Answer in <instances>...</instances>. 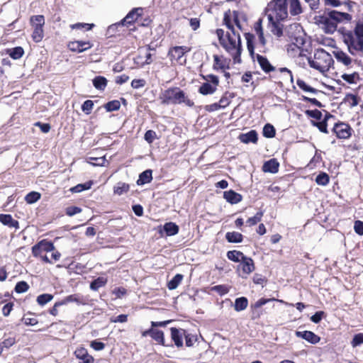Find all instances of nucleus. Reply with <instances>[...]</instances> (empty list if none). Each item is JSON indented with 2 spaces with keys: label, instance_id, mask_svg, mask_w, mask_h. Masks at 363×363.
<instances>
[{
  "label": "nucleus",
  "instance_id": "603ef678",
  "mask_svg": "<svg viewBox=\"0 0 363 363\" xmlns=\"http://www.w3.org/2000/svg\"><path fill=\"white\" fill-rule=\"evenodd\" d=\"M29 289V286L27 282L24 281H19L16 284L15 286V291L16 293L21 294L27 291Z\"/></svg>",
  "mask_w": 363,
  "mask_h": 363
},
{
  "label": "nucleus",
  "instance_id": "aec40b11",
  "mask_svg": "<svg viewBox=\"0 0 363 363\" xmlns=\"http://www.w3.org/2000/svg\"><path fill=\"white\" fill-rule=\"evenodd\" d=\"M279 163L276 159H270L265 162L262 166V170L264 172L277 173L279 171Z\"/></svg>",
  "mask_w": 363,
  "mask_h": 363
},
{
  "label": "nucleus",
  "instance_id": "9b49d317",
  "mask_svg": "<svg viewBox=\"0 0 363 363\" xmlns=\"http://www.w3.org/2000/svg\"><path fill=\"white\" fill-rule=\"evenodd\" d=\"M92 45L89 41L78 40L69 44L70 50L77 52H82L91 48Z\"/></svg>",
  "mask_w": 363,
  "mask_h": 363
},
{
  "label": "nucleus",
  "instance_id": "423d86ee",
  "mask_svg": "<svg viewBox=\"0 0 363 363\" xmlns=\"http://www.w3.org/2000/svg\"><path fill=\"white\" fill-rule=\"evenodd\" d=\"M55 250V246L50 241L43 240L32 247V253L34 257H39L44 255V252H49Z\"/></svg>",
  "mask_w": 363,
  "mask_h": 363
},
{
  "label": "nucleus",
  "instance_id": "f257e3e1",
  "mask_svg": "<svg viewBox=\"0 0 363 363\" xmlns=\"http://www.w3.org/2000/svg\"><path fill=\"white\" fill-rule=\"evenodd\" d=\"M339 32L341 33L350 54L355 55L356 52L363 50V17L356 21L353 31L341 28Z\"/></svg>",
  "mask_w": 363,
  "mask_h": 363
},
{
  "label": "nucleus",
  "instance_id": "ddd939ff",
  "mask_svg": "<svg viewBox=\"0 0 363 363\" xmlns=\"http://www.w3.org/2000/svg\"><path fill=\"white\" fill-rule=\"evenodd\" d=\"M143 9L141 8L133 9L121 21L122 26L129 25L135 22L141 15Z\"/></svg>",
  "mask_w": 363,
  "mask_h": 363
},
{
  "label": "nucleus",
  "instance_id": "37998d69",
  "mask_svg": "<svg viewBox=\"0 0 363 363\" xmlns=\"http://www.w3.org/2000/svg\"><path fill=\"white\" fill-rule=\"evenodd\" d=\"M276 133V130L274 127L269 124L267 123L263 128V135L268 138H272L274 137Z\"/></svg>",
  "mask_w": 363,
  "mask_h": 363
},
{
  "label": "nucleus",
  "instance_id": "f8f14e48",
  "mask_svg": "<svg viewBox=\"0 0 363 363\" xmlns=\"http://www.w3.org/2000/svg\"><path fill=\"white\" fill-rule=\"evenodd\" d=\"M296 335L298 337H301L311 344H316L320 340V337L315 335L312 331H296Z\"/></svg>",
  "mask_w": 363,
  "mask_h": 363
},
{
  "label": "nucleus",
  "instance_id": "e2e57ef3",
  "mask_svg": "<svg viewBox=\"0 0 363 363\" xmlns=\"http://www.w3.org/2000/svg\"><path fill=\"white\" fill-rule=\"evenodd\" d=\"M213 291L218 292L220 295H225L228 293L229 289L225 285H217L212 288Z\"/></svg>",
  "mask_w": 363,
  "mask_h": 363
},
{
  "label": "nucleus",
  "instance_id": "393cba45",
  "mask_svg": "<svg viewBox=\"0 0 363 363\" xmlns=\"http://www.w3.org/2000/svg\"><path fill=\"white\" fill-rule=\"evenodd\" d=\"M248 306V300L246 297L242 296L235 300L234 309L237 312L244 311Z\"/></svg>",
  "mask_w": 363,
  "mask_h": 363
},
{
  "label": "nucleus",
  "instance_id": "8fccbe9b",
  "mask_svg": "<svg viewBox=\"0 0 363 363\" xmlns=\"http://www.w3.org/2000/svg\"><path fill=\"white\" fill-rule=\"evenodd\" d=\"M272 301H280V302H283V301H281V300H277L275 298H262L259 299L258 301H257L253 305H252L251 307L253 309H257V308H260L261 306L265 305L266 303H267L268 302Z\"/></svg>",
  "mask_w": 363,
  "mask_h": 363
},
{
  "label": "nucleus",
  "instance_id": "4be33fe9",
  "mask_svg": "<svg viewBox=\"0 0 363 363\" xmlns=\"http://www.w3.org/2000/svg\"><path fill=\"white\" fill-rule=\"evenodd\" d=\"M334 55L338 62H342L343 65L348 66L352 62V59L345 52L341 50L334 51Z\"/></svg>",
  "mask_w": 363,
  "mask_h": 363
},
{
  "label": "nucleus",
  "instance_id": "79ce46f5",
  "mask_svg": "<svg viewBox=\"0 0 363 363\" xmlns=\"http://www.w3.org/2000/svg\"><path fill=\"white\" fill-rule=\"evenodd\" d=\"M330 177L325 172H320L315 178V182L318 185L325 186L329 183Z\"/></svg>",
  "mask_w": 363,
  "mask_h": 363
},
{
  "label": "nucleus",
  "instance_id": "69168bd1",
  "mask_svg": "<svg viewBox=\"0 0 363 363\" xmlns=\"http://www.w3.org/2000/svg\"><path fill=\"white\" fill-rule=\"evenodd\" d=\"M363 343V333H358L355 335L352 341L353 347H357Z\"/></svg>",
  "mask_w": 363,
  "mask_h": 363
},
{
  "label": "nucleus",
  "instance_id": "7ed1b4c3",
  "mask_svg": "<svg viewBox=\"0 0 363 363\" xmlns=\"http://www.w3.org/2000/svg\"><path fill=\"white\" fill-rule=\"evenodd\" d=\"M221 45L232 55L235 62H240L242 45L240 35L238 30L227 32L226 38Z\"/></svg>",
  "mask_w": 363,
  "mask_h": 363
},
{
  "label": "nucleus",
  "instance_id": "bf43d9fd",
  "mask_svg": "<svg viewBox=\"0 0 363 363\" xmlns=\"http://www.w3.org/2000/svg\"><path fill=\"white\" fill-rule=\"evenodd\" d=\"M312 124L314 126L318 127V128L319 129V130L320 132L324 133H328V130H327V122L325 121V120H323L320 122L312 121Z\"/></svg>",
  "mask_w": 363,
  "mask_h": 363
},
{
  "label": "nucleus",
  "instance_id": "c85d7f7f",
  "mask_svg": "<svg viewBox=\"0 0 363 363\" xmlns=\"http://www.w3.org/2000/svg\"><path fill=\"white\" fill-rule=\"evenodd\" d=\"M151 337L157 342L159 344L162 345L163 346H171L172 345H166L164 342V333L161 330L153 329L151 335Z\"/></svg>",
  "mask_w": 363,
  "mask_h": 363
},
{
  "label": "nucleus",
  "instance_id": "72a5a7b5",
  "mask_svg": "<svg viewBox=\"0 0 363 363\" xmlns=\"http://www.w3.org/2000/svg\"><path fill=\"white\" fill-rule=\"evenodd\" d=\"M245 39L247 40V50L250 52V55L252 56V57L254 58V55H255V51H254V43H253V41H254V38H255V36L253 34H251L250 33H247L245 34Z\"/></svg>",
  "mask_w": 363,
  "mask_h": 363
},
{
  "label": "nucleus",
  "instance_id": "9d476101",
  "mask_svg": "<svg viewBox=\"0 0 363 363\" xmlns=\"http://www.w3.org/2000/svg\"><path fill=\"white\" fill-rule=\"evenodd\" d=\"M318 21L327 33H333L337 29V23L328 18L325 13L319 16Z\"/></svg>",
  "mask_w": 363,
  "mask_h": 363
},
{
  "label": "nucleus",
  "instance_id": "b1692460",
  "mask_svg": "<svg viewBox=\"0 0 363 363\" xmlns=\"http://www.w3.org/2000/svg\"><path fill=\"white\" fill-rule=\"evenodd\" d=\"M163 230L167 236H172L178 233L179 226L174 223L169 222L164 225Z\"/></svg>",
  "mask_w": 363,
  "mask_h": 363
},
{
  "label": "nucleus",
  "instance_id": "2f4dec72",
  "mask_svg": "<svg viewBox=\"0 0 363 363\" xmlns=\"http://www.w3.org/2000/svg\"><path fill=\"white\" fill-rule=\"evenodd\" d=\"M106 282V278L104 277H99L91 282L90 289L93 291H97L99 288L105 286Z\"/></svg>",
  "mask_w": 363,
  "mask_h": 363
},
{
  "label": "nucleus",
  "instance_id": "bb28decb",
  "mask_svg": "<svg viewBox=\"0 0 363 363\" xmlns=\"http://www.w3.org/2000/svg\"><path fill=\"white\" fill-rule=\"evenodd\" d=\"M242 235L238 232H228L225 234V239L229 242L239 243L242 241Z\"/></svg>",
  "mask_w": 363,
  "mask_h": 363
},
{
  "label": "nucleus",
  "instance_id": "58836bf2",
  "mask_svg": "<svg viewBox=\"0 0 363 363\" xmlns=\"http://www.w3.org/2000/svg\"><path fill=\"white\" fill-rule=\"evenodd\" d=\"M129 184L123 182H118L114 187V194L121 196L123 194L128 192L129 191Z\"/></svg>",
  "mask_w": 363,
  "mask_h": 363
},
{
  "label": "nucleus",
  "instance_id": "a211bd4d",
  "mask_svg": "<svg viewBox=\"0 0 363 363\" xmlns=\"http://www.w3.org/2000/svg\"><path fill=\"white\" fill-rule=\"evenodd\" d=\"M255 57L262 69L264 72L269 73L275 69V67L270 64L266 57H264L259 54H257Z\"/></svg>",
  "mask_w": 363,
  "mask_h": 363
},
{
  "label": "nucleus",
  "instance_id": "680f3d73",
  "mask_svg": "<svg viewBox=\"0 0 363 363\" xmlns=\"http://www.w3.org/2000/svg\"><path fill=\"white\" fill-rule=\"evenodd\" d=\"M82 211V209L77 206H69L66 208V214L69 216H73Z\"/></svg>",
  "mask_w": 363,
  "mask_h": 363
},
{
  "label": "nucleus",
  "instance_id": "ea45409f",
  "mask_svg": "<svg viewBox=\"0 0 363 363\" xmlns=\"http://www.w3.org/2000/svg\"><path fill=\"white\" fill-rule=\"evenodd\" d=\"M34 30L32 34V38L35 43H38L42 40L44 36L43 27L35 26L33 27Z\"/></svg>",
  "mask_w": 363,
  "mask_h": 363
},
{
  "label": "nucleus",
  "instance_id": "13d9d810",
  "mask_svg": "<svg viewBox=\"0 0 363 363\" xmlns=\"http://www.w3.org/2000/svg\"><path fill=\"white\" fill-rule=\"evenodd\" d=\"M223 23L226 26L228 30L227 32H232V30H236L234 26L233 25L231 22V18L230 16L225 13L223 18Z\"/></svg>",
  "mask_w": 363,
  "mask_h": 363
},
{
  "label": "nucleus",
  "instance_id": "dca6fc26",
  "mask_svg": "<svg viewBox=\"0 0 363 363\" xmlns=\"http://www.w3.org/2000/svg\"><path fill=\"white\" fill-rule=\"evenodd\" d=\"M240 266L242 268V273L245 275L250 274L255 268L253 259L247 256H245L240 262Z\"/></svg>",
  "mask_w": 363,
  "mask_h": 363
},
{
  "label": "nucleus",
  "instance_id": "a19ab883",
  "mask_svg": "<svg viewBox=\"0 0 363 363\" xmlns=\"http://www.w3.org/2000/svg\"><path fill=\"white\" fill-rule=\"evenodd\" d=\"M30 23L33 27H43L45 24V18L43 15H36L30 17Z\"/></svg>",
  "mask_w": 363,
  "mask_h": 363
},
{
  "label": "nucleus",
  "instance_id": "c9c22d12",
  "mask_svg": "<svg viewBox=\"0 0 363 363\" xmlns=\"http://www.w3.org/2000/svg\"><path fill=\"white\" fill-rule=\"evenodd\" d=\"M296 84L297 86L301 89H302L303 91H306V92H311V93H313V94H317L318 92H320L319 90L313 88V87H311V86L308 85L302 79H298L296 81Z\"/></svg>",
  "mask_w": 363,
  "mask_h": 363
},
{
  "label": "nucleus",
  "instance_id": "6e6552de",
  "mask_svg": "<svg viewBox=\"0 0 363 363\" xmlns=\"http://www.w3.org/2000/svg\"><path fill=\"white\" fill-rule=\"evenodd\" d=\"M191 50L190 48L186 46H175L169 50L168 55L169 56L172 60H174L180 64H183L186 62V59H184L182 62L183 56L186 52H188Z\"/></svg>",
  "mask_w": 363,
  "mask_h": 363
},
{
  "label": "nucleus",
  "instance_id": "4d7b16f0",
  "mask_svg": "<svg viewBox=\"0 0 363 363\" xmlns=\"http://www.w3.org/2000/svg\"><path fill=\"white\" fill-rule=\"evenodd\" d=\"M305 113L308 116L316 120H320L322 118V113L318 109L307 110Z\"/></svg>",
  "mask_w": 363,
  "mask_h": 363
},
{
  "label": "nucleus",
  "instance_id": "2eb2a0df",
  "mask_svg": "<svg viewBox=\"0 0 363 363\" xmlns=\"http://www.w3.org/2000/svg\"><path fill=\"white\" fill-rule=\"evenodd\" d=\"M74 354L76 357L82 360V363H93L94 357L88 353L86 349L84 347L78 348L75 350Z\"/></svg>",
  "mask_w": 363,
  "mask_h": 363
},
{
  "label": "nucleus",
  "instance_id": "f3484780",
  "mask_svg": "<svg viewBox=\"0 0 363 363\" xmlns=\"http://www.w3.org/2000/svg\"><path fill=\"white\" fill-rule=\"evenodd\" d=\"M223 198L230 204H236L242 199L241 194L233 190H228L223 192Z\"/></svg>",
  "mask_w": 363,
  "mask_h": 363
},
{
  "label": "nucleus",
  "instance_id": "6ab92c4d",
  "mask_svg": "<svg viewBox=\"0 0 363 363\" xmlns=\"http://www.w3.org/2000/svg\"><path fill=\"white\" fill-rule=\"evenodd\" d=\"M0 223L9 228H19V223L14 220L10 214H0Z\"/></svg>",
  "mask_w": 363,
  "mask_h": 363
},
{
  "label": "nucleus",
  "instance_id": "a878e982",
  "mask_svg": "<svg viewBox=\"0 0 363 363\" xmlns=\"http://www.w3.org/2000/svg\"><path fill=\"white\" fill-rule=\"evenodd\" d=\"M216 89L217 86L209 82H205L199 87V92L202 95H208L213 94Z\"/></svg>",
  "mask_w": 363,
  "mask_h": 363
},
{
  "label": "nucleus",
  "instance_id": "20e7f679",
  "mask_svg": "<svg viewBox=\"0 0 363 363\" xmlns=\"http://www.w3.org/2000/svg\"><path fill=\"white\" fill-rule=\"evenodd\" d=\"M288 0H272L266 7L264 12L269 21H283L288 17Z\"/></svg>",
  "mask_w": 363,
  "mask_h": 363
},
{
  "label": "nucleus",
  "instance_id": "6e6d98bb",
  "mask_svg": "<svg viewBox=\"0 0 363 363\" xmlns=\"http://www.w3.org/2000/svg\"><path fill=\"white\" fill-rule=\"evenodd\" d=\"M93 101L91 100H86L83 103L82 106V110L86 114H89L93 108Z\"/></svg>",
  "mask_w": 363,
  "mask_h": 363
},
{
  "label": "nucleus",
  "instance_id": "39448f33",
  "mask_svg": "<svg viewBox=\"0 0 363 363\" xmlns=\"http://www.w3.org/2000/svg\"><path fill=\"white\" fill-rule=\"evenodd\" d=\"M308 61L311 67L321 73L328 72L334 62L331 55L323 49L317 50L313 58H308Z\"/></svg>",
  "mask_w": 363,
  "mask_h": 363
},
{
  "label": "nucleus",
  "instance_id": "cd10ccee",
  "mask_svg": "<svg viewBox=\"0 0 363 363\" xmlns=\"http://www.w3.org/2000/svg\"><path fill=\"white\" fill-rule=\"evenodd\" d=\"M271 24V32L277 37H281L283 35V25L279 21L274 20L273 21H269Z\"/></svg>",
  "mask_w": 363,
  "mask_h": 363
},
{
  "label": "nucleus",
  "instance_id": "3c124183",
  "mask_svg": "<svg viewBox=\"0 0 363 363\" xmlns=\"http://www.w3.org/2000/svg\"><path fill=\"white\" fill-rule=\"evenodd\" d=\"M263 212L259 211L253 217L248 218L247 223L250 226L255 225L261 220Z\"/></svg>",
  "mask_w": 363,
  "mask_h": 363
},
{
  "label": "nucleus",
  "instance_id": "4c0bfd02",
  "mask_svg": "<svg viewBox=\"0 0 363 363\" xmlns=\"http://www.w3.org/2000/svg\"><path fill=\"white\" fill-rule=\"evenodd\" d=\"M62 302L64 305H65L68 303H70V302H76L78 304H83V305L85 304V301L83 300V298H82L77 294H72V295H69V296L65 297L62 301Z\"/></svg>",
  "mask_w": 363,
  "mask_h": 363
},
{
  "label": "nucleus",
  "instance_id": "1a4fd4ad",
  "mask_svg": "<svg viewBox=\"0 0 363 363\" xmlns=\"http://www.w3.org/2000/svg\"><path fill=\"white\" fill-rule=\"evenodd\" d=\"M333 130L338 138L347 139L351 136L352 130L348 124L338 123L334 125Z\"/></svg>",
  "mask_w": 363,
  "mask_h": 363
},
{
  "label": "nucleus",
  "instance_id": "0eeeda50",
  "mask_svg": "<svg viewBox=\"0 0 363 363\" xmlns=\"http://www.w3.org/2000/svg\"><path fill=\"white\" fill-rule=\"evenodd\" d=\"M328 18L335 23L342 22H350L352 20V16L347 13L340 12L335 10H328L324 13Z\"/></svg>",
  "mask_w": 363,
  "mask_h": 363
},
{
  "label": "nucleus",
  "instance_id": "09e8293b",
  "mask_svg": "<svg viewBox=\"0 0 363 363\" xmlns=\"http://www.w3.org/2000/svg\"><path fill=\"white\" fill-rule=\"evenodd\" d=\"M24 54V50L21 47H16L10 50L9 55L14 60L20 59Z\"/></svg>",
  "mask_w": 363,
  "mask_h": 363
},
{
  "label": "nucleus",
  "instance_id": "774afa93",
  "mask_svg": "<svg viewBox=\"0 0 363 363\" xmlns=\"http://www.w3.org/2000/svg\"><path fill=\"white\" fill-rule=\"evenodd\" d=\"M354 229L356 233L363 235V222L361 220H356L354 225Z\"/></svg>",
  "mask_w": 363,
  "mask_h": 363
},
{
  "label": "nucleus",
  "instance_id": "4468645a",
  "mask_svg": "<svg viewBox=\"0 0 363 363\" xmlns=\"http://www.w3.org/2000/svg\"><path fill=\"white\" fill-rule=\"evenodd\" d=\"M171 337L174 341L175 345L177 347H181L183 346V339L182 336L185 334V330L183 329H177L176 328H171Z\"/></svg>",
  "mask_w": 363,
  "mask_h": 363
},
{
  "label": "nucleus",
  "instance_id": "473e14b6",
  "mask_svg": "<svg viewBox=\"0 0 363 363\" xmlns=\"http://www.w3.org/2000/svg\"><path fill=\"white\" fill-rule=\"evenodd\" d=\"M183 275L177 274L167 284V287L169 290H174L178 287L179 284L183 279Z\"/></svg>",
  "mask_w": 363,
  "mask_h": 363
},
{
  "label": "nucleus",
  "instance_id": "0e129e2a",
  "mask_svg": "<svg viewBox=\"0 0 363 363\" xmlns=\"http://www.w3.org/2000/svg\"><path fill=\"white\" fill-rule=\"evenodd\" d=\"M186 345L187 347H191L194 345V342L197 340L196 336L191 334H184Z\"/></svg>",
  "mask_w": 363,
  "mask_h": 363
},
{
  "label": "nucleus",
  "instance_id": "de8ad7c7",
  "mask_svg": "<svg viewBox=\"0 0 363 363\" xmlns=\"http://www.w3.org/2000/svg\"><path fill=\"white\" fill-rule=\"evenodd\" d=\"M121 104L118 100H113L106 103L104 106L106 110L108 112L117 111L120 108Z\"/></svg>",
  "mask_w": 363,
  "mask_h": 363
},
{
  "label": "nucleus",
  "instance_id": "7c9ffc66",
  "mask_svg": "<svg viewBox=\"0 0 363 363\" xmlns=\"http://www.w3.org/2000/svg\"><path fill=\"white\" fill-rule=\"evenodd\" d=\"M93 85L99 90H104L107 85V79L104 77L97 76L93 79Z\"/></svg>",
  "mask_w": 363,
  "mask_h": 363
},
{
  "label": "nucleus",
  "instance_id": "5701e85b",
  "mask_svg": "<svg viewBox=\"0 0 363 363\" xmlns=\"http://www.w3.org/2000/svg\"><path fill=\"white\" fill-rule=\"evenodd\" d=\"M152 172L151 169H147V170L143 172L139 175V178L137 181V184L138 185H143V184L150 183L152 179Z\"/></svg>",
  "mask_w": 363,
  "mask_h": 363
},
{
  "label": "nucleus",
  "instance_id": "49530a36",
  "mask_svg": "<svg viewBox=\"0 0 363 363\" xmlns=\"http://www.w3.org/2000/svg\"><path fill=\"white\" fill-rule=\"evenodd\" d=\"M40 199V194L36 191H31L28 193L25 197V200L28 203H34Z\"/></svg>",
  "mask_w": 363,
  "mask_h": 363
},
{
  "label": "nucleus",
  "instance_id": "e433bc0d",
  "mask_svg": "<svg viewBox=\"0 0 363 363\" xmlns=\"http://www.w3.org/2000/svg\"><path fill=\"white\" fill-rule=\"evenodd\" d=\"M302 11L299 0H290V13L293 16L298 15Z\"/></svg>",
  "mask_w": 363,
  "mask_h": 363
},
{
  "label": "nucleus",
  "instance_id": "f704fd0d",
  "mask_svg": "<svg viewBox=\"0 0 363 363\" xmlns=\"http://www.w3.org/2000/svg\"><path fill=\"white\" fill-rule=\"evenodd\" d=\"M92 184H93L92 181H89L84 184H79L76 185L75 186L71 188L70 191L72 193H79L83 191L88 190V189H91Z\"/></svg>",
  "mask_w": 363,
  "mask_h": 363
},
{
  "label": "nucleus",
  "instance_id": "f03ea898",
  "mask_svg": "<svg viewBox=\"0 0 363 363\" xmlns=\"http://www.w3.org/2000/svg\"><path fill=\"white\" fill-rule=\"evenodd\" d=\"M160 99L164 105L185 104L192 107L194 103L187 98L184 91L179 87L169 88L162 91L160 95Z\"/></svg>",
  "mask_w": 363,
  "mask_h": 363
},
{
  "label": "nucleus",
  "instance_id": "5fc2aeb1",
  "mask_svg": "<svg viewBox=\"0 0 363 363\" xmlns=\"http://www.w3.org/2000/svg\"><path fill=\"white\" fill-rule=\"evenodd\" d=\"M213 60H214V65H213V69H224L225 68V62L224 61H222L220 57L215 55H213Z\"/></svg>",
  "mask_w": 363,
  "mask_h": 363
},
{
  "label": "nucleus",
  "instance_id": "864d4df0",
  "mask_svg": "<svg viewBox=\"0 0 363 363\" xmlns=\"http://www.w3.org/2000/svg\"><path fill=\"white\" fill-rule=\"evenodd\" d=\"M344 100L345 102H348L351 107L356 106L358 104L357 96L352 94H347Z\"/></svg>",
  "mask_w": 363,
  "mask_h": 363
},
{
  "label": "nucleus",
  "instance_id": "a18cd8bd",
  "mask_svg": "<svg viewBox=\"0 0 363 363\" xmlns=\"http://www.w3.org/2000/svg\"><path fill=\"white\" fill-rule=\"evenodd\" d=\"M52 298H53V296L52 294H43L39 295L37 297L36 301H37V303L40 306H44L46 303H48V302H50V301H52Z\"/></svg>",
  "mask_w": 363,
  "mask_h": 363
},
{
  "label": "nucleus",
  "instance_id": "c756f323",
  "mask_svg": "<svg viewBox=\"0 0 363 363\" xmlns=\"http://www.w3.org/2000/svg\"><path fill=\"white\" fill-rule=\"evenodd\" d=\"M245 255L240 251L231 250L227 252V257L235 262H239L242 260Z\"/></svg>",
  "mask_w": 363,
  "mask_h": 363
},
{
  "label": "nucleus",
  "instance_id": "412c9836",
  "mask_svg": "<svg viewBox=\"0 0 363 363\" xmlns=\"http://www.w3.org/2000/svg\"><path fill=\"white\" fill-rule=\"evenodd\" d=\"M240 140L243 143H257L258 137L256 130H252L247 133L240 134L239 136Z\"/></svg>",
  "mask_w": 363,
  "mask_h": 363
},
{
  "label": "nucleus",
  "instance_id": "338daca9",
  "mask_svg": "<svg viewBox=\"0 0 363 363\" xmlns=\"http://www.w3.org/2000/svg\"><path fill=\"white\" fill-rule=\"evenodd\" d=\"M325 313L323 311H317L311 317V320L314 323H318L322 320Z\"/></svg>",
  "mask_w": 363,
  "mask_h": 363
},
{
  "label": "nucleus",
  "instance_id": "052dcab7",
  "mask_svg": "<svg viewBox=\"0 0 363 363\" xmlns=\"http://www.w3.org/2000/svg\"><path fill=\"white\" fill-rule=\"evenodd\" d=\"M156 136V133L154 130H149L145 133L144 138L148 143L150 144L154 141Z\"/></svg>",
  "mask_w": 363,
  "mask_h": 363
},
{
  "label": "nucleus",
  "instance_id": "c03bdc74",
  "mask_svg": "<svg viewBox=\"0 0 363 363\" xmlns=\"http://www.w3.org/2000/svg\"><path fill=\"white\" fill-rule=\"evenodd\" d=\"M341 77L347 83L354 84L359 79V75L357 72H353L352 74H343Z\"/></svg>",
  "mask_w": 363,
  "mask_h": 363
}]
</instances>
